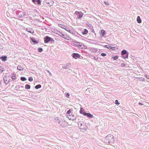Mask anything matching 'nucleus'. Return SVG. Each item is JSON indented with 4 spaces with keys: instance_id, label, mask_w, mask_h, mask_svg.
<instances>
[{
    "instance_id": "51",
    "label": "nucleus",
    "mask_w": 149,
    "mask_h": 149,
    "mask_svg": "<svg viewBox=\"0 0 149 149\" xmlns=\"http://www.w3.org/2000/svg\"><path fill=\"white\" fill-rule=\"evenodd\" d=\"M142 80L143 81H145V80H144V79H142Z\"/></svg>"
},
{
    "instance_id": "25",
    "label": "nucleus",
    "mask_w": 149,
    "mask_h": 149,
    "mask_svg": "<svg viewBox=\"0 0 149 149\" xmlns=\"http://www.w3.org/2000/svg\"><path fill=\"white\" fill-rule=\"evenodd\" d=\"M88 32V31L86 29H85L84 31L82 32V33L83 34H86Z\"/></svg>"
},
{
    "instance_id": "24",
    "label": "nucleus",
    "mask_w": 149,
    "mask_h": 149,
    "mask_svg": "<svg viewBox=\"0 0 149 149\" xmlns=\"http://www.w3.org/2000/svg\"><path fill=\"white\" fill-rule=\"evenodd\" d=\"M41 87V85L40 84H39V85L36 86H35V88L36 89H38L40 88Z\"/></svg>"
},
{
    "instance_id": "4",
    "label": "nucleus",
    "mask_w": 149,
    "mask_h": 149,
    "mask_svg": "<svg viewBox=\"0 0 149 149\" xmlns=\"http://www.w3.org/2000/svg\"><path fill=\"white\" fill-rule=\"evenodd\" d=\"M75 14L77 16V18L79 19L81 18L83 15V14L81 12L78 11H76Z\"/></svg>"
},
{
    "instance_id": "30",
    "label": "nucleus",
    "mask_w": 149,
    "mask_h": 149,
    "mask_svg": "<svg viewBox=\"0 0 149 149\" xmlns=\"http://www.w3.org/2000/svg\"><path fill=\"white\" fill-rule=\"evenodd\" d=\"M23 17H24L25 18H27V15L26 14V13L25 12L24 13H23V14L22 15Z\"/></svg>"
},
{
    "instance_id": "8",
    "label": "nucleus",
    "mask_w": 149,
    "mask_h": 149,
    "mask_svg": "<svg viewBox=\"0 0 149 149\" xmlns=\"http://www.w3.org/2000/svg\"><path fill=\"white\" fill-rule=\"evenodd\" d=\"M71 66V65L70 63H67L63 66V68L64 69H67L70 67Z\"/></svg>"
},
{
    "instance_id": "50",
    "label": "nucleus",
    "mask_w": 149,
    "mask_h": 149,
    "mask_svg": "<svg viewBox=\"0 0 149 149\" xmlns=\"http://www.w3.org/2000/svg\"><path fill=\"white\" fill-rule=\"evenodd\" d=\"M107 46H108V45H105V46H104V47H107H107H107Z\"/></svg>"
},
{
    "instance_id": "12",
    "label": "nucleus",
    "mask_w": 149,
    "mask_h": 149,
    "mask_svg": "<svg viewBox=\"0 0 149 149\" xmlns=\"http://www.w3.org/2000/svg\"><path fill=\"white\" fill-rule=\"evenodd\" d=\"M56 121H58V123L60 124H61V123L63 122L64 120L63 119H62L60 118H57L56 119Z\"/></svg>"
},
{
    "instance_id": "17",
    "label": "nucleus",
    "mask_w": 149,
    "mask_h": 149,
    "mask_svg": "<svg viewBox=\"0 0 149 149\" xmlns=\"http://www.w3.org/2000/svg\"><path fill=\"white\" fill-rule=\"evenodd\" d=\"M7 57L6 56H2L0 57V59L3 61H5L6 60Z\"/></svg>"
},
{
    "instance_id": "20",
    "label": "nucleus",
    "mask_w": 149,
    "mask_h": 149,
    "mask_svg": "<svg viewBox=\"0 0 149 149\" xmlns=\"http://www.w3.org/2000/svg\"><path fill=\"white\" fill-rule=\"evenodd\" d=\"M126 54H127L126 51L125 49L123 50L121 52V55L123 56L125 55Z\"/></svg>"
},
{
    "instance_id": "38",
    "label": "nucleus",
    "mask_w": 149,
    "mask_h": 149,
    "mask_svg": "<svg viewBox=\"0 0 149 149\" xmlns=\"http://www.w3.org/2000/svg\"><path fill=\"white\" fill-rule=\"evenodd\" d=\"M70 95V94L69 93H67L66 95V97L67 98L69 97Z\"/></svg>"
},
{
    "instance_id": "31",
    "label": "nucleus",
    "mask_w": 149,
    "mask_h": 149,
    "mask_svg": "<svg viewBox=\"0 0 149 149\" xmlns=\"http://www.w3.org/2000/svg\"><path fill=\"white\" fill-rule=\"evenodd\" d=\"M21 80L22 81H25L26 80V79L24 77H21Z\"/></svg>"
},
{
    "instance_id": "9",
    "label": "nucleus",
    "mask_w": 149,
    "mask_h": 149,
    "mask_svg": "<svg viewBox=\"0 0 149 149\" xmlns=\"http://www.w3.org/2000/svg\"><path fill=\"white\" fill-rule=\"evenodd\" d=\"M44 42L45 43H47L50 40L51 38L48 36H47L44 38Z\"/></svg>"
},
{
    "instance_id": "5",
    "label": "nucleus",
    "mask_w": 149,
    "mask_h": 149,
    "mask_svg": "<svg viewBox=\"0 0 149 149\" xmlns=\"http://www.w3.org/2000/svg\"><path fill=\"white\" fill-rule=\"evenodd\" d=\"M75 43L79 48H83L85 47V45L82 43L77 42H75Z\"/></svg>"
},
{
    "instance_id": "22",
    "label": "nucleus",
    "mask_w": 149,
    "mask_h": 149,
    "mask_svg": "<svg viewBox=\"0 0 149 149\" xmlns=\"http://www.w3.org/2000/svg\"><path fill=\"white\" fill-rule=\"evenodd\" d=\"M101 33H102L101 36L102 37L104 36V35L105 33V31L104 30H102L101 31Z\"/></svg>"
},
{
    "instance_id": "3",
    "label": "nucleus",
    "mask_w": 149,
    "mask_h": 149,
    "mask_svg": "<svg viewBox=\"0 0 149 149\" xmlns=\"http://www.w3.org/2000/svg\"><path fill=\"white\" fill-rule=\"evenodd\" d=\"M3 79L5 84H7L10 80V77L8 76H5L3 77Z\"/></svg>"
},
{
    "instance_id": "42",
    "label": "nucleus",
    "mask_w": 149,
    "mask_h": 149,
    "mask_svg": "<svg viewBox=\"0 0 149 149\" xmlns=\"http://www.w3.org/2000/svg\"><path fill=\"white\" fill-rule=\"evenodd\" d=\"M104 3L106 5H109V4L106 1H104Z\"/></svg>"
},
{
    "instance_id": "39",
    "label": "nucleus",
    "mask_w": 149,
    "mask_h": 149,
    "mask_svg": "<svg viewBox=\"0 0 149 149\" xmlns=\"http://www.w3.org/2000/svg\"><path fill=\"white\" fill-rule=\"evenodd\" d=\"M42 48H39L38 49V52H41L42 51Z\"/></svg>"
},
{
    "instance_id": "23",
    "label": "nucleus",
    "mask_w": 149,
    "mask_h": 149,
    "mask_svg": "<svg viewBox=\"0 0 149 149\" xmlns=\"http://www.w3.org/2000/svg\"><path fill=\"white\" fill-rule=\"evenodd\" d=\"M59 35L61 37H62L63 38H66V37L67 36H66L65 35L63 34L62 33H61Z\"/></svg>"
},
{
    "instance_id": "11",
    "label": "nucleus",
    "mask_w": 149,
    "mask_h": 149,
    "mask_svg": "<svg viewBox=\"0 0 149 149\" xmlns=\"http://www.w3.org/2000/svg\"><path fill=\"white\" fill-rule=\"evenodd\" d=\"M26 31L32 33H34V31L33 29L30 28H27L26 29Z\"/></svg>"
},
{
    "instance_id": "35",
    "label": "nucleus",
    "mask_w": 149,
    "mask_h": 149,
    "mask_svg": "<svg viewBox=\"0 0 149 149\" xmlns=\"http://www.w3.org/2000/svg\"><path fill=\"white\" fill-rule=\"evenodd\" d=\"M115 104L117 105H119L120 104V103L118 102V101L117 100H115Z\"/></svg>"
},
{
    "instance_id": "37",
    "label": "nucleus",
    "mask_w": 149,
    "mask_h": 149,
    "mask_svg": "<svg viewBox=\"0 0 149 149\" xmlns=\"http://www.w3.org/2000/svg\"><path fill=\"white\" fill-rule=\"evenodd\" d=\"M71 112V110H69L68 111H67V114H70Z\"/></svg>"
},
{
    "instance_id": "1",
    "label": "nucleus",
    "mask_w": 149,
    "mask_h": 149,
    "mask_svg": "<svg viewBox=\"0 0 149 149\" xmlns=\"http://www.w3.org/2000/svg\"><path fill=\"white\" fill-rule=\"evenodd\" d=\"M78 127L81 131L84 132L86 131L88 127L86 123L82 121H79L78 123Z\"/></svg>"
},
{
    "instance_id": "2",
    "label": "nucleus",
    "mask_w": 149,
    "mask_h": 149,
    "mask_svg": "<svg viewBox=\"0 0 149 149\" xmlns=\"http://www.w3.org/2000/svg\"><path fill=\"white\" fill-rule=\"evenodd\" d=\"M104 141L107 144L113 143L114 139L113 136L111 134H108L104 138Z\"/></svg>"
},
{
    "instance_id": "29",
    "label": "nucleus",
    "mask_w": 149,
    "mask_h": 149,
    "mask_svg": "<svg viewBox=\"0 0 149 149\" xmlns=\"http://www.w3.org/2000/svg\"><path fill=\"white\" fill-rule=\"evenodd\" d=\"M118 56H116L114 57L113 56L112 58H113V59L114 60H116L118 59Z\"/></svg>"
},
{
    "instance_id": "33",
    "label": "nucleus",
    "mask_w": 149,
    "mask_h": 149,
    "mask_svg": "<svg viewBox=\"0 0 149 149\" xmlns=\"http://www.w3.org/2000/svg\"><path fill=\"white\" fill-rule=\"evenodd\" d=\"M123 57L124 58H127L128 57V54L127 53L125 56H123Z\"/></svg>"
},
{
    "instance_id": "16",
    "label": "nucleus",
    "mask_w": 149,
    "mask_h": 149,
    "mask_svg": "<svg viewBox=\"0 0 149 149\" xmlns=\"http://www.w3.org/2000/svg\"><path fill=\"white\" fill-rule=\"evenodd\" d=\"M17 69L18 70L21 71L23 70L24 68L21 65H19L18 66Z\"/></svg>"
},
{
    "instance_id": "40",
    "label": "nucleus",
    "mask_w": 149,
    "mask_h": 149,
    "mask_svg": "<svg viewBox=\"0 0 149 149\" xmlns=\"http://www.w3.org/2000/svg\"><path fill=\"white\" fill-rule=\"evenodd\" d=\"M101 55L102 56H106V54H105V53H102L101 54Z\"/></svg>"
},
{
    "instance_id": "48",
    "label": "nucleus",
    "mask_w": 149,
    "mask_h": 149,
    "mask_svg": "<svg viewBox=\"0 0 149 149\" xmlns=\"http://www.w3.org/2000/svg\"><path fill=\"white\" fill-rule=\"evenodd\" d=\"M139 104L140 105H143V104H142L141 103H139Z\"/></svg>"
},
{
    "instance_id": "32",
    "label": "nucleus",
    "mask_w": 149,
    "mask_h": 149,
    "mask_svg": "<svg viewBox=\"0 0 149 149\" xmlns=\"http://www.w3.org/2000/svg\"><path fill=\"white\" fill-rule=\"evenodd\" d=\"M107 48L109 49H111L113 50H114V49L115 48V47H111V46H109V47H107Z\"/></svg>"
},
{
    "instance_id": "45",
    "label": "nucleus",
    "mask_w": 149,
    "mask_h": 149,
    "mask_svg": "<svg viewBox=\"0 0 149 149\" xmlns=\"http://www.w3.org/2000/svg\"><path fill=\"white\" fill-rule=\"evenodd\" d=\"M94 58L95 60L97 61L98 60V58H96L95 57H94Z\"/></svg>"
},
{
    "instance_id": "21",
    "label": "nucleus",
    "mask_w": 149,
    "mask_h": 149,
    "mask_svg": "<svg viewBox=\"0 0 149 149\" xmlns=\"http://www.w3.org/2000/svg\"><path fill=\"white\" fill-rule=\"evenodd\" d=\"M32 1L34 3L37 2L38 4H40V0H32Z\"/></svg>"
},
{
    "instance_id": "6",
    "label": "nucleus",
    "mask_w": 149,
    "mask_h": 149,
    "mask_svg": "<svg viewBox=\"0 0 149 149\" xmlns=\"http://www.w3.org/2000/svg\"><path fill=\"white\" fill-rule=\"evenodd\" d=\"M68 123L65 120H63V122H62V123H61L60 124L61 126L62 127H65L66 126H67L68 125Z\"/></svg>"
},
{
    "instance_id": "19",
    "label": "nucleus",
    "mask_w": 149,
    "mask_h": 149,
    "mask_svg": "<svg viewBox=\"0 0 149 149\" xmlns=\"http://www.w3.org/2000/svg\"><path fill=\"white\" fill-rule=\"evenodd\" d=\"M137 22L139 23H141V20L139 16H138L137 17Z\"/></svg>"
},
{
    "instance_id": "15",
    "label": "nucleus",
    "mask_w": 149,
    "mask_h": 149,
    "mask_svg": "<svg viewBox=\"0 0 149 149\" xmlns=\"http://www.w3.org/2000/svg\"><path fill=\"white\" fill-rule=\"evenodd\" d=\"M90 50L92 52L94 53L98 51V49L95 48H92Z\"/></svg>"
},
{
    "instance_id": "49",
    "label": "nucleus",
    "mask_w": 149,
    "mask_h": 149,
    "mask_svg": "<svg viewBox=\"0 0 149 149\" xmlns=\"http://www.w3.org/2000/svg\"><path fill=\"white\" fill-rule=\"evenodd\" d=\"M70 115H69V116H68V118H69V119H71V118H70Z\"/></svg>"
},
{
    "instance_id": "14",
    "label": "nucleus",
    "mask_w": 149,
    "mask_h": 149,
    "mask_svg": "<svg viewBox=\"0 0 149 149\" xmlns=\"http://www.w3.org/2000/svg\"><path fill=\"white\" fill-rule=\"evenodd\" d=\"M85 116H87L89 118H92L93 117V115L90 113H85Z\"/></svg>"
},
{
    "instance_id": "13",
    "label": "nucleus",
    "mask_w": 149,
    "mask_h": 149,
    "mask_svg": "<svg viewBox=\"0 0 149 149\" xmlns=\"http://www.w3.org/2000/svg\"><path fill=\"white\" fill-rule=\"evenodd\" d=\"M72 57L74 58L77 59V58L79 57L80 56L78 54L74 53L73 54Z\"/></svg>"
},
{
    "instance_id": "18",
    "label": "nucleus",
    "mask_w": 149,
    "mask_h": 149,
    "mask_svg": "<svg viewBox=\"0 0 149 149\" xmlns=\"http://www.w3.org/2000/svg\"><path fill=\"white\" fill-rule=\"evenodd\" d=\"M31 40L34 44H37L38 43V42L35 40V39L34 38H31Z\"/></svg>"
},
{
    "instance_id": "34",
    "label": "nucleus",
    "mask_w": 149,
    "mask_h": 149,
    "mask_svg": "<svg viewBox=\"0 0 149 149\" xmlns=\"http://www.w3.org/2000/svg\"><path fill=\"white\" fill-rule=\"evenodd\" d=\"M14 74H13V75H12V78L13 80H15L16 79V77L15 75H13Z\"/></svg>"
},
{
    "instance_id": "7",
    "label": "nucleus",
    "mask_w": 149,
    "mask_h": 149,
    "mask_svg": "<svg viewBox=\"0 0 149 149\" xmlns=\"http://www.w3.org/2000/svg\"><path fill=\"white\" fill-rule=\"evenodd\" d=\"M59 26L61 28L65 29V30L67 31H70V30L66 26H65L62 25L61 24H59Z\"/></svg>"
},
{
    "instance_id": "26",
    "label": "nucleus",
    "mask_w": 149,
    "mask_h": 149,
    "mask_svg": "<svg viewBox=\"0 0 149 149\" xmlns=\"http://www.w3.org/2000/svg\"><path fill=\"white\" fill-rule=\"evenodd\" d=\"M80 112L81 113L83 114L85 116V113H86L85 112L83 111L81 109H80Z\"/></svg>"
},
{
    "instance_id": "43",
    "label": "nucleus",
    "mask_w": 149,
    "mask_h": 149,
    "mask_svg": "<svg viewBox=\"0 0 149 149\" xmlns=\"http://www.w3.org/2000/svg\"><path fill=\"white\" fill-rule=\"evenodd\" d=\"M145 76L146 77V78L147 79H149V76H147L146 75H145Z\"/></svg>"
},
{
    "instance_id": "44",
    "label": "nucleus",
    "mask_w": 149,
    "mask_h": 149,
    "mask_svg": "<svg viewBox=\"0 0 149 149\" xmlns=\"http://www.w3.org/2000/svg\"><path fill=\"white\" fill-rule=\"evenodd\" d=\"M50 41H51V42H53L54 41V40L52 38H51Z\"/></svg>"
},
{
    "instance_id": "10",
    "label": "nucleus",
    "mask_w": 149,
    "mask_h": 149,
    "mask_svg": "<svg viewBox=\"0 0 149 149\" xmlns=\"http://www.w3.org/2000/svg\"><path fill=\"white\" fill-rule=\"evenodd\" d=\"M46 1L50 6H52L53 3V1L52 0H46Z\"/></svg>"
},
{
    "instance_id": "27",
    "label": "nucleus",
    "mask_w": 149,
    "mask_h": 149,
    "mask_svg": "<svg viewBox=\"0 0 149 149\" xmlns=\"http://www.w3.org/2000/svg\"><path fill=\"white\" fill-rule=\"evenodd\" d=\"M30 86L29 85L26 84L25 85V88L26 89H30Z\"/></svg>"
},
{
    "instance_id": "47",
    "label": "nucleus",
    "mask_w": 149,
    "mask_h": 149,
    "mask_svg": "<svg viewBox=\"0 0 149 149\" xmlns=\"http://www.w3.org/2000/svg\"><path fill=\"white\" fill-rule=\"evenodd\" d=\"M47 72L49 73V74H51V72L49 71H48Z\"/></svg>"
},
{
    "instance_id": "36",
    "label": "nucleus",
    "mask_w": 149,
    "mask_h": 149,
    "mask_svg": "<svg viewBox=\"0 0 149 149\" xmlns=\"http://www.w3.org/2000/svg\"><path fill=\"white\" fill-rule=\"evenodd\" d=\"M29 80L30 81H33V77H30L29 78Z\"/></svg>"
},
{
    "instance_id": "28",
    "label": "nucleus",
    "mask_w": 149,
    "mask_h": 149,
    "mask_svg": "<svg viewBox=\"0 0 149 149\" xmlns=\"http://www.w3.org/2000/svg\"><path fill=\"white\" fill-rule=\"evenodd\" d=\"M17 16L18 17L20 18H22L23 17L22 15L20 13H18L17 14Z\"/></svg>"
},
{
    "instance_id": "46",
    "label": "nucleus",
    "mask_w": 149,
    "mask_h": 149,
    "mask_svg": "<svg viewBox=\"0 0 149 149\" xmlns=\"http://www.w3.org/2000/svg\"><path fill=\"white\" fill-rule=\"evenodd\" d=\"M86 91H90V88H87L86 90Z\"/></svg>"
},
{
    "instance_id": "41",
    "label": "nucleus",
    "mask_w": 149,
    "mask_h": 149,
    "mask_svg": "<svg viewBox=\"0 0 149 149\" xmlns=\"http://www.w3.org/2000/svg\"><path fill=\"white\" fill-rule=\"evenodd\" d=\"M125 65L124 63H122L120 64V66L121 67H124L125 66Z\"/></svg>"
}]
</instances>
